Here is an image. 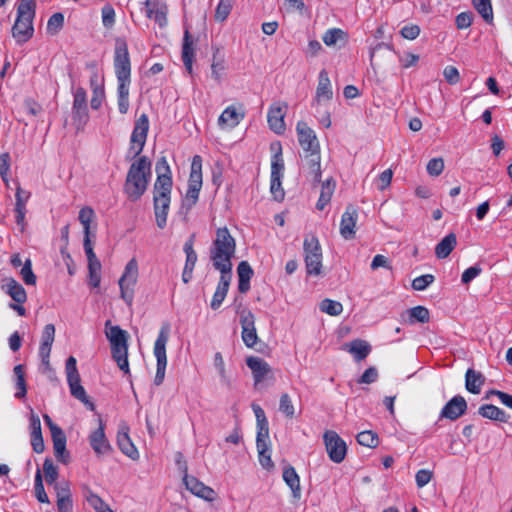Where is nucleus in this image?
<instances>
[{
    "instance_id": "bf43d9fd",
    "label": "nucleus",
    "mask_w": 512,
    "mask_h": 512,
    "mask_svg": "<svg viewBox=\"0 0 512 512\" xmlns=\"http://www.w3.org/2000/svg\"><path fill=\"white\" fill-rule=\"evenodd\" d=\"M88 107H81L72 110V119L77 127V130L82 129L88 121Z\"/></svg>"
},
{
    "instance_id": "f03ea898",
    "label": "nucleus",
    "mask_w": 512,
    "mask_h": 512,
    "mask_svg": "<svg viewBox=\"0 0 512 512\" xmlns=\"http://www.w3.org/2000/svg\"><path fill=\"white\" fill-rule=\"evenodd\" d=\"M236 241L226 227L218 228L210 247V259L217 271H232Z\"/></svg>"
},
{
    "instance_id": "864d4df0",
    "label": "nucleus",
    "mask_w": 512,
    "mask_h": 512,
    "mask_svg": "<svg viewBox=\"0 0 512 512\" xmlns=\"http://www.w3.org/2000/svg\"><path fill=\"white\" fill-rule=\"evenodd\" d=\"M64 25V15L60 12L54 13L47 22V33L56 35Z\"/></svg>"
},
{
    "instance_id": "49530a36",
    "label": "nucleus",
    "mask_w": 512,
    "mask_h": 512,
    "mask_svg": "<svg viewBox=\"0 0 512 512\" xmlns=\"http://www.w3.org/2000/svg\"><path fill=\"white\" fill-rule=\"evenodd\" d=\"M473 6L487 23L493 20V10L490 0H472Z\"/></svg>"
},
{
    "instance_id": "dca6fc26",
    "label": "nucleus",
    "mask_w": 512,
    "mask_h": 512,
    "mask_svg": "<svg viewBox=\"0 0 512 512\" xmlns=\"http://www.w3.org/2000/svg\"><path fill=\"white\" fill-rule=\"evenodd\" d=\"M298 141L304 152L319 150V142L315 132L303 121L297 123Z\"/></svg>"
},
{
    "instance_id": "4d7b16f0",
    "label": "nucleus",
    "mask_w": 512,
    "mask_h": 512,
    "mask_svg": "<svg viewBox=\"0 0 512 512\" xmlns=\"http://www.w3.org/2000/svg\"><path fill=\"white\" fill-rule=\"evenodd\" d=\"M94 218V210L91 207H83L79 212V221L83 226L84 235H90V223Z\"/></svg>"
},
{
    "instance_id": "a211bd4d",
    "label": "nucleus",
    "mask_w": 512,
    "mask_h": 512,
    "mask_svg": "<svg viewBox=\"0 0 512 512\" xmlns=\"http://www.w3.org/2000/svg\"><path fill=\"white\" fill-rule=\"evenodd\" d=\"M246 364L252 371L255 384L261 383L272 376L271 366L260 357L250 356L246 359Z\"/></svg>"
},
{
    "instance_id": "09e8293b",
    "label": "nucleus",
    "mask_w": 512,
    "mask_h": 512,
    "mask_svg": "<svg viewBox=\"0 0 512 512\" xmlns=\"http://www.w3.org/2000/svg\"><path fill=\"white\" fill-rule=\"evenodd\" d=\"M258 451V460L261 466L267 470H270L274 467V463L271 459L270 452V443L269 444H259L257 446Z\"/></svg>"
},
{
    "instance_id": "0eeeda50",
    "label": "nucleus",
    "mask_w": 512,
    "mask_h": 512,
    "mask_svg": "<svg viewBox=\"0 0 512 512\" xmlns=\"http://www.w3.org/2000/svg\"><path fill=\"white\" fill-rule=\"evenodd\" d=\"M305 265L309 275H319L322 268V248L316 236L310 235L303 243Z\"/></svg>"
},
{
    "instance_id": "a18cd8bd",
    "label": "nucleus",
    "mask_w": 512,
    "mask_h": 512,
    "mask_svg": "<svg viewBox=\"0 0 512 512\" xmlns=\"http://www.w3.org/2000/svg\"><path fill=\"white\" fill-rule=\"evenodd\" d=\"M356 439L360 445L368 448H375L379 444V437L377 433L372 430H365L358 433Z\"/></svg>"
},
{
    "instance_id": "4be33fe9",
    "label": "nucleus",
    "mask_w": 512,
    "mask_h": 512,
    "mask_svg": "<svg viewBox=\"0 0 512 512\" xmlns=\"http://www.w3.org/2000/svg\"><path fill=\"white\" fill-rule=\"evenodd\" d=\"M220 272V279L218 282V285L216 287V290L214 292L212 301H211V307L213 309H217L222 304L223 300L225 299L230 282L232 279V271H219Z\"/></svg>"
},
{
    "instance_id": "ddd939ff",
    "label": "nucleus",
    "mask_w": 512,
    "mask_h": 512,
    "mask_svg": "<svg viewBox=\"0 0 512 512\" xmlns=\"http://www.w3.org/2000/svg\"><path fill=\"white\" fill-rule=\"evenodd\" d=\"M183 482L186 489L195 496L207 501H213L215 499L216 493L211 487L205 485L196 477L188 475L186 462H183Z\"/></svg>"
},
{
    "instance_id": "f8f14e48",
    "label": "nucleus",
    "mask_w": 512,
    "mask_h": 512,
    "mask_svg": "<svg viewBox=\"0 0 512 512\" xmlns=\"http://www.w3.org/2000/svg\"><path fill=\"white\" fill-rule=\"evenodd\" d=\"M323 440L330 460L334 463H341L347 453L345 441L333 430L325 431Z\"/></svg>"
},
{
    "instance_id": "7c9ffc66",
    "label": "nucleus",
    "mask_w": 512,
    "mask_h": 512,
    "mask_svg": "<svg viewBox=\"0 0 512 512\" xmlns=\"http://www.w3.org/2000/svg\"><path fill=\"white\" fill-rule=\"evenodd\" d=\"M322 40L328 47H342L348 42V34L340 28H330L323 34Z\"/></svg>"
},
{
    "instance_id": "6e6d98bb",
    "label": "nucleus",
    "mask_w": 512,
    "mask_h": 512,
    "mask_svg": "<svg viewBox=\"0 0 512 512\" xmlns=\"http://www.w3.org/2000/svg\"><path fill=\"white\" fill-rule=\"evenodd\" d=\"M35 496L40 503H50L49 497L44 489L41 471L38 469L35 475Z\"/></svg>"
},
{
    "instance_id": "ea45409f",
    "label": "nucleus",
    "mask_w": 512,
    "mask_h": 512,
    "mask_svg": "<svg viewBox=\"0 0 512 512\" xmlns=\"http://www.w3.org/2000/svg\"><path fill=\"white\" fill-rule=\"evenodd\" d=\"M85 498L96 512H114L110 506L91 489H86Z\"/></svg>"
},
{
    "instance_id": "a19ab883",
    "label": "nucleus",
    "mask_w": 512,
    "mask_h": 512,
    "mask_svg": "<svg viewBox=\"0 0 512 512\" xmlns=\"http://www.w3.org/2000/svg\"><path fill=\"white\" fill-rule=\"evenodd\" d=\"M335 189V183L331 179H327L322 183L320 197L316 204L318 210H323L325 206L330 202Z\"/></svg>"
},
{
    "instance_id": "338daca9",
    "label": "nucleus",
    "mask_w": 512,
    "mask_h": 512,
    "mask_svg": "<svg viewBox=\"0 0 512 512\" xmlns=\"http://www.w3.org/2000/svg\"><path fill=\"white\" fill-rule=\"evenodd\" d=\"M81 107H87V95L84 88L78 87L74 92L72 110Z\"/></svg>"
},
{
    "instance_id": "c03bdc74",
    "label": "nucleus",
    "mask_w": 512,
    "mask_h": 512,
    "mask_svg": "<svg viewBox=\"0 0 512 512\" xmlns=\"http://www.w3.org/2000/svg\"><path fill=\"white\" fill-rule=\"evenodd\" d=\"M403 320H429V310L424 306H416L404 311L401 315Z\"/></svg>"
},
{
    "instance_id": "b1692460",
    "label": "nucleus",
    "mask_w": 512,
    "mask_h": 512,
    "mask_svg": "<svg viewBox=\"0 0 512 512\" xmlns=\"http://www.w3.org/2000/svg\"><path fill=\"white\" fill-rule=\"evenodd\" d=\"M195 58L194 40L186 27L184 31L183 44H182V61L185 69L189 74L193 71V61Z\"/></svg>"
},
{
    "instance_id": "58836bf2",
    "label": "nucleus",
    "mask_w": 512,
    "mask_h": 512,
    "mask_svg": "<svg viewBox=\"0 0 512 512\" xmlns=\"http://www.w3.org/2000/svg\"><path fill=\"white\" fill-rule=\"evenodd\" d=\"M54 337L55 327L53 324L49 323L43 329L39 352H43L44 354H50L52 344L54 342Z\"/></svg>"
},
{
    "instance_id": "aec40b11",
    "label": "nucleus",
    "mask_w": 512,
    "mask_h": 512,
    "mask_svg": "<svg viewBox=\"0 0 512 512\" xmlns=\"http://www.w3.org/2000/svg\"><path fill=\"white\" fill-rule=\"evenodd\" d=\"M54 490L57 497L58 512H72L73 501L70 484L67 481L56 483Z\"/></svg>"
},
{
    "instance_id": "39448f33",
    "label": "nucleus",
    "mask_w": 512,
    "mask_h": 512,
    "mask_svg": "<svg viewBox=\"0 0 512 512\" xmlns=\"http://www.w3.org/2000/svg\"><path fill=\"white\" fill-rule=\"evenodd\" d=\"M35 7V0H20L18 4L17 18L12 27V35L18 43H24L33 36Z\"/></svg>"
},
{
    "instance_id": "774afa93",
    "label": "nucleus",
    "mask_w": 512,
    "mask_h": 512,
    "mask_svg": "<svg viewBox=\"0 0 512 512\" xmlns=\"http://www.w3.org/2000/svg\"><path fill=\"white\" fill-rule=\"evenodd\" d=\"M433 477V472L428 469H420L415 475V481L418 488L427 485Z\"/></svg>"
},
{
    "instance_id": "423d86ee",
    "label": "nucleus",
    "mask_w": 512,
    "mask_h": 512,
    "mask_svg": "<svg viewBox=\"0 0 512 512\" xmlns=\"http://www.w3.org/2000/svg\"><path fill=\"white\" fill-rule=\"evenodd\" d=\"M170 327L165 324L161 327L157 339L154 343L153 353L157 360L156 375L154 378L155 385H161L164 377L165 370L167 367V355H166V344L169 340Z\"/></svg>"
},
{
    "instance_id": "69168bd1",
    "label": "nucleus",
    "mask_w": 512,
    "mask_h": 512,
    "mask_svg": "<svg viewBox=\"0 0 512 512\" xmlns=\"http://www.w3.org/2000/svg\"><path fill=\"white\" fill-rule=\"evenodd\" d=\"M444 169V161L442 158H433L427 164V172L431 176H439Z\"/></svg>"
},
{
    "instance_id": "cd10ccee",
    "label": "nucleus",
    "mask_w": 512,
    "mask_h": 512,
    "mask_svg": "<svg viewBox=\"0 0 512 512\" xmlns=\"http://www.w3.org/2000/svg\"><path fill=\"white\" fill-rule=\"evenodd\" d=\"M332 97L333 91L328 73L326 70H321L318 76L315 101L317 103H320L322 100L329 101Z\"/></svg>"
},
{
    "instance_id": "c9c22d12",
    "label": "nucleus",
    "mask_w": 512,
    "mask_h": 512,
    "mask_svg": "<svg viewBox=\"0 0 512 512\" xmlns=\"http://www.w3.org/2000/svg\"><path fill=\"white\" fill-rule=\"evenodd\" d=\"M478 413L484 418L502 423H506L509 420V415L504 410L492 404L480 406Z\"/></svg>"
},
{
    "instance_id": "f3484780",
    "label": "nucleus",
    "mask_w": 512,
    "mask_h": 512,
    "mask_svg": "<svg viewBox=\"0 0 512 512\" xmlns=\"http://www.w3.org/2000/svg\"><path fill=\"white\" fill-rule=\"evenodd\" d=\"M271 163V181H270V192L274 200L280 202L284 199L285 192L282 188L281 179L283 177L284 163L277 162Z\"/></svg>"
},
{
    "instance_id": "37998d69",
    "label": "nucleus",
    "mask_w": 512,
    "mask_h": 512,
    "mask_svg": "<svg viewBox=\"0 0 512 512\" xmlns=\"http://www.w3.org/2000/svg\"><path fill=\"white\" fill-rule=\"evenodd\" d=\"M14 374L16 377V398H24L27 394V387H26V381H25V373L22 365H16L14 367Z\"/></svg>"
},
{
    "instance_id": "79ce46f5",
    "label": "nucleus",
    "mask_w": 512,
    "mask_h": 512,
    "mask_svg": "<svg viewBox=\"0 0 512 512\" xmlns=\"http://www.w3.org/2000/svg\"><path fill=\"white\" fill-rule=\"evenodd\" d=\"M254 323L255 322H242V339L245 345L249 348L254 347L258 341Z\"/></svg>"
},
{
    "instance_id": "603ef678",
    "label": "nucleus",
    "mask_w": 512,
    "mask_h": 512,
    "mask_svg": "<svg viewBox=\"0 0 512 512\" xmlns=\"http://www.w3.org/2000/svg\"><path fill=\"white\" fill-rule=\"evenodd\" d=\"M279 410L289 419L295 417V407L288 393H283L280 396Z\"/></svg>"
},
{
    "instance_id": "2eb2a0df",
    "label": "nucleus",
    "mask_w": 512,
    "mask_h": 512,
    "mask_svg": "<svg viewBox=\"0 0 512 512\" xmlns=\"http://www.w3.org/2000/svg\"><path fill=\"white\" fill-rule=\"evenodd\" d=\"M467 402L461 395L452 397L442 408L440 418L457 420L466 413Z\"/></svg>"
},
{
    "instance_id": "20e7f679",
    "label": "nucleus",
    "mask_w": 512,
    "mask_h": 512,
    "mask_svg": "<svg viewBox=\"0 0 512 512\" xmlns=\"http://www.w3.org/2000/svg\"><path fill=\"white\" fill-rule=\"evenodd\" d=\"M105 334L110 342L112 358L124 374H130L128 361L129 334L119 326L110 325V322H106Z\"/></svg>"
},
{
    "instance_id": "1a4fd4ad",
    "label": "nucleus",
    "mask_w": 512,
    "mask_h": 512,
    "mask_svg": "<svg viewBox=\"0 0 512 512\" xmlns=\"http://www.w3.org/2000/svg\"><path fill=\"white\" fill-rule=\"evenodd\" d=\"M149 130V119L146 114L140 115L136 120L134 129L130 138V147L128 154L136 158L143 151Z\"/></svg>"
},
{
    "instance_id": "052dcab7",
    "label": "nucleus",
    "mask_w": 512,
    "mask_h": 512,
    "mask_svg": "<svg viewBox=\"0 0 512 512\" xmlns=\"http://www.w3.org/2000/svg\"><path fill=\"white\" fill-rule=\"evenodd\" d=\"M435 281V277L432 274H425L416 277L412 281V288L416 291H424L429 285Z\"/></svg>"
},
{
    "instance_id": "f257e3e1",
    "label": "nucleus",
    "mask_w": 512,
    "mask_h": 512,
    "mask_svg": "<svg viewBox=\"0 0 512 512\" xmlns=\"http://www.w3.org/2000/svg\"><path fill=\"white\" fill-rule=\"evenodd\" d=\"M155 170L157 179L153 188L154 213L157 226L163 229L167 223L173 185L170 166L165 157L157 161Z\"/></svg>"
},
{
    "instance_id": "e433bc0d",
    "label": "nucleus",
    "mask_w": 512,
    "mask_h": 512,
    "mask_svg": "<svg viewBox=\"0 0 512 512\" xmlns=\"http://www.w3.org/2000/svg\"><path fill=\"white\" fill-rule=\"evenodd\" d=\"M456 244V235L454 233H449L436 245L435 255L439 259L447 258L456 247Z\"/></svg>"
},
{
    "instance_id": "5701e85b",
    "label": "nucleus",
    "mask_w": 512,
    "mask_h": 512,
    "mask_svg": "<svg viewBox=\"0 0 512 512\" xmlns=\"http://www.w3.org/2000/svg\"><path fill=\"white\" fill-rule=\"evenodd\" d=\"M89 442L94 452L98 455L110 451L111 447L105 436L104 424L101 419L99 420V427L89 435Z\"/></svg>"
},
{
    "instance_id": "5fc2aeb1",
    "label": "nucleus",
    "mask_w": 512,
    "mask_h": 512,
    "mask_svg": "<svg viewBox=\"0 0 512 512\" xmlns=\"http://www.w3.org/2000/svg\"><path fill=\"white\" fill-rule=\"evenodd\" d=\"M43 472L45 476V480L48 484L54 485L57 483L56 480L58 478V469L53 464L52 460L49 458H46L43 463Z\"/></svg>"
},
{
    "instance_id": "6ab92c4d",
    "label": "nucleus",
    "mask_w": 512,
    "mask_h": 512,
    "mask_svg": "<svg viewBox=\"0 0 512 512\" xmlns=\"http://www.w3.org/2000/svg\"><path fill=\"white\" fill-rule=\"evenodd\" d=\"M303 168L307 170L313 182L319 183L321 181L320 149L304 152Z\"/></svg>"
},
{
    "instance_id": "13d9d810",
    "label": "nucleus",
    "mask_w": 512,
    "mask_h": 512,
    "mask_svg": "<svg viewBox=\"0 0 512 512\" xmlns=\"http://www.w3.org/2000/svg\"><path fill=\"white\" fill-rule=\"evenodd\" d=\"M20 275L22 277V280L26 285H32L34 286L36 284V275L32 271V261L31 259H26L23 263L22 269L20 271Z\"/></svg>"
},
{
    "instance_id": "4c0bfd02",
    "label": "nucleus",
    "mask_w": 512,
    "mask_h": 512,
    "mask_svg": "<svg viewBox=\"0 0 512 512\" xmlns=\"http://www.w3.org/2000/svg\"><path fill=\"white\" fill-rule=\"evenodd\" d=\"M188 185L202 187V159L199 155L193 157Z\"/></svg>"
},
{
    "instance_id": "412c9836",
    "label": "nucleus",
    "mask_w": 512,
    "mask_h": 512,
    "mask_svg": "<svg viewBox=\"0 0 512 512\" xmlns=\"http://www.w3.org/2000/svg\"><path fill=\"white\" fill-rule=\"evenodd\" d=\"M358 218L357 210L352 205H348L346 211L343 213L340 223V234L346 239L350 240L355 237V226Z\"/></svg>"
},
{
    "instance_id": "f704fd0d",
    "label": "nucleus",
    "mask_w": 512,
    "mask_h": 512,
    "mask_svg": "<svg viewBox=\"0 0 512 512\" xmlns=\"http://www.w3.org/2000/svg\"><path fill=\"white\" fill-rule=\"evenodd\" d=\"M54 455L60 462L67 463L69 453L66 451L67 438L64 431L51 435Z\"/></svg>"
},
{
    "instance_id": "de8ad7c7",
    "label": "nucleus",
    "mask_w": 512,
    "mask_h": 512,
    "mask_svg": "<svg viewBox=\"0 0 512 512\" xmlns=\"http://www.w3.org/2000/svg\"><path fill=\"white\" fill-rule=\"evenodd\" d=\"M194 244V236H191L183 246V250L186 254V261H185V269H191L194 270L195 264L197 262V253L195 252L193 248Z\"/></svg>"
},
{
    "instance_id": "c756f323",
    "label": "nucleus",
    "mask_w": 512,
    "mask_h": 512,
    "mask_svg": "<svg viewBox=\"0 0 512 512\" xmlns=\"http://www.w3.org/2000/svg\"><path fill=\"white\" fill-rule=\"evenodd\" d=\"M484 383L485 377L481 372L472 368L467 369L465 373V388L468 392L475 395L479 394Z\"/></svg>"
},
{
    "instance_id": "4468645a",
    "label": "nucleus",
    "mask_w": 512,
    "mask_h": 512,
    "mask_svg": "<svg viewBox=\"0 0 512 512\" xmlns=\"http://www.w3.org/2000/svg\"><path fill=\"white\" fill-rule=\"evenodd\" d=\"M287 111V104L278 102L270 106L267 121L272 131L277 134H282L285 131L284 117Z\"/></svg>"
},
{
    "instance_id": "9d476101",
    "label": "nucleus",
    "mask_w": 512,
    "mask_h": 512,
    "mask_svg": "<svg viewBox=\"0 0 512 512\" xmlns=\"http://www.w3.org/2000/svg\"><path fill=\"white\" fill-rule=\"evenodd\" d=\"M138 279V263L135 258L128 261L125 266L124 272L119 279V287L121 290V297L126 303L130 304L133 300L134 287Z\"/></svg>"
},
{
    "instance_id": "8fccbe9b",
    "label": "nucleus",
    "mask_w": 512,
    "mask_h": 512,
    "mask_svg": "<svg viewBox=\"0 0 512 512\" xmlns=\"http://www.w3.org/2000/svg\"><path fill=\"white\" fill-rule=\"evenodd\" d=\"M233 5L234 0H220L215 10V20L217 22H224L231 13Z\"/></svg>"
},
{
    "instance_id": "473e14b6",
    "label": "nucleus",
    "mask_w": 512,
    "mask_h": 512,
    "mask_svg": "<svg viewBox=\"0 0 512 512\" xmlns=\"http://www.w3.org/2000/svg\"><path fill=\"white\" fill-rule=\"evenodd\" d=\"M238 290L246 293L250 289V280L254 274L253 269L247 261H241L237 267Z\"/></svg>"
},
{
    "instance_id": "3c124183",
    "label": "nucleus",
    "mask_w": 512,
    "mask_h": 512,
    "mask_svg": "<svg viewBox=\"0 0 512 512\" xmlns=\"http://www.w3.org/2000/svg\"><path fill=\"white\" fill-rule=\"evenodd\" d=\"M319 309L330 316H338L342 312L343 306L338 301L324 299L320 302Z\"/></svg>"
},
{
    "instance_id": "2f4dec72",
    "label": "nucleus",
    "mask_w": 512,
    "mask_h": 512,
    "mask_svg": "<svg viewBox=\"0 0 512 512\" xmlns=\"http://www.w3.org/2000/svg\"><path fill=\"white\" fill-rule=\"evenodd\" d=\"M117 443L120 450L129 458L136 460L139 458V452L136 446L131 441L128 428L126 427L124 431H119L117 435Z\"/></svg>"
},
{
    "instance_id": "e2e57ef3",
    "label": "nucleus",
    "mask_w": 512,
    "mask_h": 512,
    "mask_svg": "<svg viewBox=\"0 0 512 512\" xmlns=\"http://www.w3.org/2000/svg\"><path fill=\"white\" fill-rule=\"evenodd\" d=\"M269 443V423H257L256 446Z\"/></svg>"
},
{
    "instance_id": "c85d7f7f",
    "label": "nucleus",
    "mask_w": 512,
    "mask_h": 512,
    "mask_svg": "<svg viewBox=\"0 0 512 512\" xmlns=\"http://www.w3.org/2000/svg\"><path fill=\"white\" fill-rule=\"evenodd\" d=\"M346 350L353 356L354 360L360 362L367 358L371 352V345L362 339H355L345 345Z\"/></svg>"
},
{
    "instance_id": "0e129e2a",
    "label": "nucleus",
    "mask_w": 512,
    "mask_h": 512,
    "mask_svg": "<svg viewBox=\"0 0 512 512\" xmlns=\"http://www.w3.org/2000/svg\"><path fill=\"white\" fill-rule=\"evenodd\" d=\"M83 246H84L85 254L88 259V265L95 266L96 264H101L93 251V247H92V244L90 241V235H84Z\"/></svg>"
},
{
    "instance_id": "bb28decb",
    "label": "nucleus",
    "mask_w": 512,
    "mask_h": 512,
    "mask_svg": "<svg viewBox=\"0 0 512 512\" xmlns=\"http://www.w3.org/2000/svg\"><path fill=\"white\" fill-rule=\"evenodd\" d=\"M2 289L16 303L23 304L27 299V294L23 286L14 278H6L3 280Z\"/></svg>"
},
{
    "instance_id": "a878e982",
    "label": "nucleus",
    "mask_w": 512,
    "mask_h": 512,
    "mask_svg": "<svg viewBox=\"0 0 512 512\" xmlns=\"http://www.w3.org/2000/svg\"><path fill=\"white\" fill-rule=\"evenodd\" d=\"M245 117L244 111H238L233 105L228 106L219 116L218 125L222 128H234L236 127Z\"/></svg>"
},
{
    "instance_id": "393cba45",
    "label": "nucleus",
    "mask_w": 512,
    "mask_h": 512,
    "mask_svg": "<svg viewBox=\"0 0 512 512\" xmlns=\"http://www.w3.org/2000/svg\"><path fill=\"white\" fill-rule=\"evenodd\" d=\"M145 8L148 18L153 19L160 27L166 26L167 7L165 5H161L157 0H146Z\"/></svg>"
},
{
    "instance_id": "72a5a7b5",
    "label": "nucleus",
    "mask_w": 512,
    "mask_h": 512,
    "mask_svg": "<svg viewBox=\"0 0 512 512\" xmlns=\"http://www.w3.org/2000/svg\"><path fill=\"white\" fill-rule=\"evenodd\" d=\"M283 480L291 489L293 497L299 499L301 497L300 477L293 466L288 465L283 470Z\"/></svg>"
},
{
    "instance_id": "9b49d317",
    "label": "nucleus",
    "mask_w": 512,
    "mask_h": 512,
    "mask_svg": "<svg viewBox=\"0 0 512 512\" xmlns=\"http://www.w3.org/2000/svg\"><path fill=\"white\" fill-rule=\"evenodd\" d=\"M114 67L117 80H131V63L127 44L118 39L115 46Z\"/></svg>"
},
{
    "instance_id": "7ed1b4c3",
    "label": "nucleus",
    "mask_w": 512,
    "mask_h": 512,
    "mask_svg": "<svg viewBox=\"0 0 512 512\" xmlns=\"http://www.w3.org/2000/svg\"><path fill=\"white\" fill-rule=\"evenodd\" d=\"M151 177V162L148 157L140 156L135 160L127 173L124 192L131 201H137L147 190Z\"/></svg>"
},
{
    "instance_id": "6e6552de",
    "label": "nucleus",
    "mask_w": 512,
    "mask_h": 512,
    "mask_svg": "<svg viewBox=\"0 0 512 512\" xmlns=\"http://www.w3.org/2000/svg\"><path fill=\"white\" fill-rule=\"evenodd\" d=\"M65 371L71 395L93 409L94 405L89 401V397L87 396L84 387L81 385V378L77 369V361L75 357H68L65 364Z\"/></svg>"
},
{
    "instance_id": "680f3d73",
    "label": "nucleus",
    "mask_w": 512,
    "mask_h": 512,
    "mask_svg": "<svg viewBox=\"0 0 512 512\" xmlns=\"http://www.w3.org/2000/svg\"><path fill=\"white\" fill-rule=\"evenodd\" d=\"M102 22L105 28L110 29L115 24V10L114 8L107 4L102 8Z\"/></svg>"
}]
</instances>
